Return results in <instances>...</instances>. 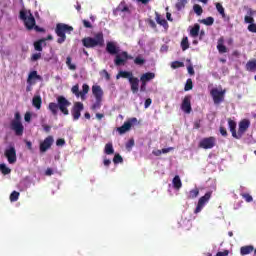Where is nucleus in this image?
<instances>
[{
	"label": "nucleus",
	"instance_id": "21",
	"mask_svg": "<svg viewBox=\"0 0 256 256\" xmlns=\"http://www.w3.org/2000/svg\"><path fill=\"white\" fill-rule=\"evenodd\" d=\"M225 38L220 37L217 42V50L219 53H227V46H225Z\"/></svg>",
	"mask_w": 256,
	"mask_h": 256
},
{
	"label": "nucleus",
	"instance_id": "49",
	"mask_svg": "<svg viewBox=\"0 0 256 256\" xmlns=\"http://www.w3.org/2000/svg\"><path fill=\"white\" fill-rule=\"evenodd\" d=\"M12 122L21 123V114L19 112H16L14 115V119Z\"/></svg>",
	"mask_w": 256,
	"mask_h": 256
},
{
	"label": "nucleus",
	"instance_id": "56",
	"mask_svg": "<svg viewBox=\"0 0 256 256\" xmlns=\"http://www.w3.org/2000/svg\"><path fill=\"white\" fill-rule=\"evenodd\" d=\"M56 145H57V147H63V145H65V139L59 138V139L56 141Z\"/></svg>",
	"mask_w": 256,
	"mask_h": 256
},
{
	"label": "nucleus",
	"instance_id": "51",
	"mask_svg": "<svg viewBox=\"0 0 256 256\" xmlns=\"http://www.w3.org/2000/svg\"><path fill=\"white\" fill-rule=\"evenodd\" d=\"M244 21H245V23H250V25L255 23V19L253 17H251V16H245L244 17Z\"/></svg>",
	"mask_w": 256,
	"mask_h": 256
},
{
	"label": "nucleus",
	"instance_id": "40",
	"mask_svg": "<svg viewBox=\"0 0 256 256\" xmlns=\"http://www.w3.org/2000/svg\"><path fill=\"white\" fill-rule=\"evenodd\" d=\"M19 195H20L19 192L13 191V192L10 194V201H11L12 203H15V201H18V200H19Z\"/></svg>",
	"mask_w": 256,
	"mask_h": 256
},
{
	"label": "nucleus",
	"instance_id": "24",
	"mask_svg": "<svg viewBox=\"0 0 256 256\" xmlns=\"http://www.w3.org/2000/svg\"><path fill=\"white\" fill-rule=\"evenodd\" d=\"M246 71L251 73L256 71V59L249 60L245 65Z\"/></svg>",
	"mask_w": 256,
	"mask_h": 256
},
{
	"label": "nucleus",
	"instance_id": "9",
	"mask_svg": "<svg viewBox=\"0 0 256 256\" xmlns=\"http://www.w3.org/2000/svg\"><path fill=\"white\" fill-rule=\"evenodd\" d=\"M215 145H217V138H215L214 136L203 138L199 142V147L201 149H213Z\"/></svg>",
	"mask_w": 256,
	"mask_h": 256
},
{
	"label": "nucleus",
	"instance_id": "10",
	"mask_svg": "<svg viewBox=\"0 0 256 256\" xmlns=\"http://www.w3.org/2000/svg\"><path fill=\"white\" fill-rule=\"evenodd\" d=\"M135 124H137V118L133 117L128 119L122 126L117 128L119 135H125L127 131H131V127Z\"/></svg>",
	"mask_w": 256,
	"mask_h": 256
},
{
	"label": "nucleus",
	"instance_id": "41",
	"mask_svg": "<svg viewBox=\"0 0 256 256\" xmlns=\"http://www.w3.org/2000/svg\"><path fill=\"white\" fill-rule=\"evenodd\" d=\"M191 89H193V80H191V78H189L186 81L184 91H191Z\"/></svg>",
	"mask_w": 256,
	"mask_h": 256
},
{
	"label": "nucleus",
	"instance_id": "45",
	"mask_svg": "<svg viewBox=\"0 0 256 256\" xmlns=\"http://www.w3.org/2000/svg\"><path fill=\"white\" fill-rule=\"evenodd\" d=\"M172 69H179V67H185V64L183 62L174 61L171 63Z\"/></svg>",
	"mask_w": 256,
	"mask_h": 256
},
{
	"label": "nucleus",
	"instance_id": "17",
	"mask_svg": "<svg viewBox=\"0 0 256 256\" xmlns=\"http://www.w3.org/2000/svg\"><path fill=\"white\" fill-rule=\"evenodd\" d=\"M251 122L248 119H244L239 123L238 135L240 139L243 137V134L249 129Z\"/></svg>",
	"mask_w": 256,
	"mask_h": 256
},
{
	"label": "nucleus",
	"instance_id": "59",
	"mask_svg": "<svg viewBox=\"0 0 256 256\" xmlns=\"http://www.w3.org/2000/svg\"><path fill=\"white\" fill-rule=\"evenodd\" d=\"M174 149L175 148H173V147L163 148L162 153L163 154L171 153V151H173Z\"/></svg>",
	"mask_w": 256,
	"mask_h": 256
},
{
	"label": "nucleus",
	"instance_id": "63",
	"mask_svg": "<svg viewBox=\"0 0 256 256\" xmlns=\"http://www.w3.org/2000/svg\"><path fill=\"white\" fill-rule=\"evenodd\" d=\"M42 127L46 133H49L51 131V126H49V125L44 124V125H42Z\"/></svg>",
	"mask_w": 256,
	"mask_h": 256
},
{
	"label": "nucleus",
	"instance_id": "2",
	"mask_svg": "<svg viewBox=\"0 0 256 256\" xmlns=\"http://www.w3.org/2000/svg\"><path fill=\"white\" fill-rule=\"evenodd\" d=\"M19 19L23 21L28 31H32V29H35L37 33H45V28H41L37 26V22L35 21V16H33V13H31V10L29 11L25 9L20 10Z\"/></svg>",
	"mask_w": 256,
	"mask_h": 256
},
{
	"label": "nucleus",
	"instance_id": "28",
	"mask_svg": "<svg viewBox=\"0 0 256 256\" xmlns=\"http://www.w3.org/2000/svg\"><path fill=\"white\" fill-rule=\"evenodd\" d=\"M199 31H201V26L199 24H194V26L190 30V35L193 38L199 37Z\"/></svg>",
	"mask_w": 256,
	"mask_h": 256
},
{
	"label": "nucleus",
	"instance_id": "50",
	"mask_svg": "<svg viewBox=\"0 0 256 256\" xmlns=\"http://www.w3.org/2000/svg\"><path fill=\"white\" fill-rule=\"evenodd\" d=\"M140 91L141 93H145L147 91V82L140 81Z\"/></svg>",
	"mask_w": 256,
	"mask_h": 256
},
{
	"label": "nucleus",
	"instance_id": "42",
	"mask_svg": "<svg viewBox=\"0 0 256 256\" xmlns=\"http://www.w3.org/2000/svg\"><path fill=\"white\" fill-rule=\"evenodd\" d=\"M216 9L222 17H225V8H223V5L221 3H216Z\"/></svg>",
	"mask_w": 256,
	"mask_h": 256
},
{
	"label": "nucleus",
	"instance_id": "43",
	"mask_svg": "<svg viewBox=\"0 0 256 256\" xmlns=\"http://www.w3.org/2000/svg\"><path fill=\"white\" fill-rule=\"evenodd\" d=\"M113 163L115 165H119V163H123V157L120 154H115L113 158Z\"/></svg>",
	"mask_w": 256,
	"mask_h": 256
},
{
	"label": "nucleus",
	"instance_id": "38",
	"mask_svg": "<svg viewBox=\"0 0 256 256\" xmlns=\"http://www.w3.org/2000/svg\"><path fill=\"white\" fill-rule=\"evenodd\" d=\"M201 23H203V25L211 26L213 25V23H215V19L210 16V17H207L206 19L201 20Z\"/></svg>",
	"mask_w": 256,
	"mask_h": 256
},
{
	"label": "nucleus",
	"instance_id": "44",
	"mask_svg": "<svg viewBox=\"0 0 256 256\" xmlns=\"http://www.w3.org/2000/svg\"><path fill=\"white\" fill-rule=\"evenodd\" d=\"M72 93L76 95V97H81V91H79V85L76 84L71 89Z\"/></svg>",
	"mask_w": 256,
	"mask_h": 256
},
{
	"label": "nucleus",
	"instance_id": "3",
	"mask_svg": "<svg viewBox=\"0 0 256 256\" xmlns=\"http://www.w3.org/2000/svg\"><path fill=\"white\" fill-rule=\"evenodd\" d=\"M69 107H71V102H69V100L64 96H58L57 103L50 102L48 105L49 111H51L54 116H57V111L59 110L63 115H69Z\"/></svg>",
	"mask_w": 256,
	"mask_h": 256
},
{
	"label": "nucleus",
	"instance_id": "13",
	"mask_svg": "<svg viewBox=\"0 0 256 256\" xmlns=\"http://www.w3.org/2000/svg\"><path fill=\"white\" fill-rule=\"evenodd\" d=\"M54 139L53 136H48L44 139V141L42 143H40V153H47V151H49V149H51V146L54 143Z\"/></svg>",
	"mask_w": 256,
	"mask_h": 256
},
{
	"label": "nucleus",
	"instance_id": "36",
	"mask_svg": "<svg viewBox=\"0 0 256 256\" xmlns=\"http://www.w3.org/2000/svg\"><path fill=\"white\" fill-rule=\"evenodd\" d=\"M66 65L68 67V69H70V71H75V69H77V66L73 63H71V56H68L66 58Z\"/></svg>",
	"mask_w": 256,
	"mask_h": 256
},
{
	"label": "nucleus",
	"instance_id": "46",
	"mask_svg": "<svg viewBox=\"0 0 256 256\" xmlns=\"http://www.w3.org/2000/svg\"><path fill=\"white\" fill-rule=\"evenodd\" d=\"M241 197L244 198L246 203H251L253 201V196H251L249 193H243L241 194Z\"/></svg>",
	"mask_w": 256,
	"mask_h": 256
},
{
	"label": "nucleus",
	"instance_id": "35",
	"mask_svg": "<svg viewBox=\"0 0 256 256\" xmlns=\"http://www.w3.org/2000/svg\"><path fill=\"white\" fill-rule=\"evenodd\" d=\"M0 171L2 175H9L11 173V169L7 167V164H0Z\"/></svg>",
	"mask_w": 256,
	"mask_h": 256
},
{
	"label": "nucleus",
	"instance_id": "29",
	"mask_svg": "<svg viewBox=\"0 0 256 256\" xmlns=\"http://www.w3.org/2000/svg\"><path fill=\"white\" fill-rule=\"evenodd\" d=\"M104 153L106 155H113V153H115V149H113V143H107L105 145Z\"/></svg>",
	"mask_w": 256,
	"mask_h": 256
},
{
	"label": "nucleus",
	"instance_id": "61",
	"mask_svg": "<svg viewBox=\"0 0 256 256\" xmlns=\"http://www.w3.org/2000/svg\"><path fill=\"white\" fill-rule=\"evenodd\" d=\"M45 175L47 177H51V175H53V169L47 168L46 171H45Z\"/></svg>",
	"mask_w": 256,
	"mask_h": 256
},
{
	"label": "nucleus",
	"instance_id": "62",
	"mask_svg": "<svg viewBox=\"0 0 256 256\" xmlns=\"http://www.w3.org/2000/svg\"><path fill=\"white\" fill-rule=\"evenodd\" d=\"M26 147L29 151H33V143L31 141H26Z\"/></svg>",
	"mask_w": 256,
	"mask_h": 256
},
{
	"label": "nucleus",
	"instance_id": "54",
	"mask_svg": "<svg viewBox=\"0 0 256 256\" xmlns=\"http://www.w3.org/2000/svg\"><path fill=\"white\" fill-rule=\"evenodd\" d=\"M153 103V100H151V98H147L145 100V103H144V107L145 109H149V107H151V104Z\"/></svg>",
	"mask_w": 256,
	"mask_h": 256
},
{
	"label": "nucleus",
	"instance_id": "52",
	"mask_svg": "<svg viewBox=\"0 0 256 256\" xmlns=\"http://www.w3.org/2000/svg\"><path fill=\"white\" fill-rule=\"evenodd\" d=\"M135 146V140L134 139H130L127 143H126V149H131Z\"/></svg>",
	"mask_w": 256,
	"mask_h": 256
},
{
	"label": "nucleus",
	"instance_id": "7",
	"mask_svg": "<svg viewBox=\"0 0 256 256\" xmlns=\"http://www.w3.org/2000/svg\"><path fill=\"white\" fill-rule=\"evenodd\" d=\"M210 95L214 101V105H220V103L225 101V90L219 91V89L213 88L210 91Z\"/></svg>",
	"mask_w": 256,
	"mask_h": 256
},
{
	"label": "nucleus",
	"instance_id": "32",
	"mask_svg": "<svg viewBox=\"0 0 256 256\" xmlns=\"http://www.w3.org/2000/svg\"><path fill=\"white\" fill-rule=\"evenodd\" d=\"M89 93V85L83 84L82 85V91H80V97L82 101H85V96Z\"/></svg>",
	"mask_w": 256,
	"mask_h": 256
},
{
	"label": "nucleus",
	"instance_id": "5",
	"mask_svg": "<svg viewBox=\"0 0 256 256\" xmlns=\"http://www.w3.org/2000/svg\"><path fill=\"white\" fill-rule=\"evenodd\" d=\"M116 79H128L132 93H139V78L133 76V72L119 71Z\"/></svg>",
	"mask_w": 256,
	"mask_h": 256
},
{
	"label": "nucleus",
	"instance_id": "37",
	"mask_svg": "<svg viewBox=\"0 0 256 256\" xmlns=\"http://www.w3.org/2000/svg\"><path fill=\"white\" fill-rule=\"evenodd\" d=\"M193 11H194V13H196V15H198V16L203 15V8H202L201 5H199V4H195V5L193 6Z\"/></svg>",
	"mask_w": 256,
	"mask_h": 256
},
{
	"label": "nucleus",
	"instance_id": "34",
	"mask_svg": "<svg viewBox=\"0 0 256 256\" xmlns=\"http://www.w3.org/2000/svg\"><path fill=\"white\" fill-rule=\"evenodd\" d=\"M181 49L182 51H187L189 49V38L184 37L181 41Z\"/></svg>",
	"mask_w": 256,
	"mask_h": 256
},
{
	"label": "nucleus",
	"instance_id": "58",
	"mask_svg": "<svg viewBox=\"0 0 256 256\" xmlns=\"http://www.w3.org/2000/svg\"><path fill=\"white\" fill-rule=\"evenodd\" d=\"M148 25H149L152 29H157V24H155V21H153V19H149V20H148Z\"/></svg>",
	"mask_w": 256,
	"mask_h": 256
},
{
	"label": "nucleus",
	"instance_id": "18",
	"mask_svg": "<svg viewBox=\"0 0 256 256\" xmlns=\"http://www.w3.org/2000/svg\"><path fill=\"white\" fill-rule=\"evenodd\" d=\"M41 75L37 74L36 70H33L29 73L28 78H27V84L28 85H35V80L41 81Z\"/></svg>",
	"mask_w": 256,
	"mask_h": 256
},
{
	"label": "nucleus",
	"instance_id": "15",
	"mask_svg": "<svg viewBox=\"0 0 256 256\" xmlns=\"http://www.w3.org/2000/svg\"><path fill=\"white\" fill-rule=\"evenodd\" d=\"M181 109L184 113H191V111L193 110L191 108V96L187 95L184 97L182 104H181Z\"/></svg>",
	"mask_w": 256,
	"mask_h": 256
},
{
	"label": "nucleus",
	"instance_id": "6",
	"mask_svg": "<svg viewBox=\"0 0 256 256\" xmlns=\"http://www.w3.org/2000/svg\"><path fill=\"white\" fill-rule=\"evenodd\" d=\"M71 31H73L72 26L63 23H58L55 28V33L58 37L57 43H59V45L65 43V41L67 40V35H65V33H71Z\"/></svg>",
	"mask_w": 256,
	"mask_h": 256
},
{
	"label": "nucleus",
	"instance_id": "33",
	"mask_svg": "<svg viewBox=\"0 0 256 256\" xmlns=\"http://www.w3.org/2000/svg\"><path fill=\"white\" fill-rule=\"evenodd\" d=\"M185 5H187V0H177L175 7L177 11H182V9H185Z\"/></svg>",
	"mask_w": 256,
	"mask_h": 256
},
{
	"label": "nucleus",
	"instance_id": "8",
	"mask_svg": "<svg viewBox=\"0 0 256 256\" xmlns=\"http://www.w3.org/2000/svg\"><path fill=\"white\" fill-rule=\"evenodd\" d=\"M212 195L213 192L209 191L206 192L204 196L200 197L194 213H201V211H203V207H205V205L209 203Z\"/></svg>",
	"mask_w": 256,
	"mask_h": 256
},
{
	"label": "nucleus",
	"instance_id": "48",
	"mask_svg": "<svg viewBox=\"0 0 256 256\" xmlns=\"http://www.w3.org/2000/svg\"><path fill=\"white\" fill-rule=\"evenodd\" d=\"M82 23L86 29H93V25L91 24V22H89V20H82Z\"/></svg>",
	"mask_w": 256,
	"mask_h": 256
},
{
	"label": "nucleus",
	"instance_id": "30",
	"mask_svg": "<svg viewBox=\"0 0 256 256\" xmlns=\"http://www.w3.org/2000/svg\"><path fill=\"white\" fill-rule=\"evenodd\" d=\"M196 197H199V188L190 190L187 199H196Z\"/></svg>",
	"mask_w": 256,
	"mask_h": 256
},
{
	"label": "nucleus",
	"instance_id": "22",
	"mask_svg": "<svg viewBox=\"0 0 256 256\" xmlns=\"http://www.w3.org/2000/svg\"><path fill=\"white\" fill-rule=\"evenodd\" d=\"M154 78H155V73L146 72L140 76V81H143L144 83H149V81H153Z\"/></svg>",
	"mask_w": 256,
	"mask_h": 256
},
{
	"label": "nucleus",
	"instance_id": "26",
	"mask_svg": "<svg viewBox=\"0 0 256 256\" xmlns=\"http://www.w3.org/2000/svg\"><path fill=\"white\" fill-rule=\"evenodd\" d=\"M32 105L38 110L41 109V105H43V100L41 99V96H34L32 99Z\"/></svg>",
	"mask_w": 256,
	"mask_h": 256
},
{
	"label": "nucleus",
	"instance_id": "27",
	"mask_svg": "<svg viewBox=\"0 0 256 256\" xmlns=\"http://www.w3.org/2000/svg\"><path fill=\"white\" fill-rule=\"evenodd\" d=\"M156 23L164 27V29H167L169 27V23H167V20H165L164 18H161V15H159V13L157 12H156Z\"/></svg>",
	"mask_w": 256,
	"mask_h": 256
},
{
	"label": "nucleus",
	"instance_id": "53",
	"mask_svg": "<svg viewBox=\"0 0 256 256\" xmlns=\"http://www.w3.org/2000/svg\"><path fill=\"white\" fill-rule=\"evenodd\" d=\"M248 31H250V33H256V24H255V22L248 25Z\"/></svg>",
	"mask_w": 256,
	"mask_h": 256
},
{
	"label": "nucleus",
	"instance_id": "57",
	"mask_svg": "<svg viewBox=\"0 0 256 256\" xmlns=\"http://www.w3.org/2000/svg\"><path fill=\"white\" fill-rule=\"evenodd\" d=\"M220 134L222 137H227V129L223 126H220Z\"/></svg>",
	"mask_w": 256,
	"mask_h": 256
},
{
	"label": "nucleus",
	"instance_id": "23",
	"mask_svg": "<svg viewBox=\"0 0 256 256\" xmlns=\"http://www.w3.org/2000/svg\"><path fill=\"white\" fill-rule=\"evenodd\" d=\"M253 251H255V247H253L252 245L242 246L240 248V255L242 256L249 255L253 253Z\"/></svg>",
	"mask_w": 256,
	"mask_h": 256
},
{
	"label": "nucleus",
	"instance_id": "1",
	"mask_svg": "<svg viewBox=\"0 0 256 256\" xmlns=\"http://www.w3.org/2000/svg\"><path fill=\"white\" fill-rule=\"evenodd\" d=\"M106 51L109 55H116L114 59V65L116 67H121V65H126L127 61L133 59L131 55L127 51H122L119 53L120 49L115 42H107Z\"/></svg>",
	"mask_w": 256,
	"mask_h": 256
},
{
	"label": "nucleus",
	"instance_id": "64",
	"mask_svg": "<svg viewBox=\"0 0 256 256\" xmlns=\"http://www.w3.org/2000/svg\"><path fill=\"white\" fill-rule=\"evenodd\" d=\"M103 163H104V166H105V167H109V165H111V160L105 158L104 161H103Z\"/></svg>",
	"mask_w": 256,
	"mask_h": 256
},
{
	"label": "nucleus",
	"instance_id": "14",
	"mask_svg": "<svg viewBox=\"0 0 256 256\" xmlns=\"http://www.w3.org/2000/svg\"><path fill=\"white\" fill-rule=\"evenodd\" d=\"M10 129L14 131L17 137H21L25 131V127L22 122H11Z\"/></svg>",
	"mask_w": 256,
	"mask_h": 256
},
{
	"label": "nucleus",
	"instance_id": "55",
	"mask_svg": "<svg viewBox=\"0 0 256 256\" xmlns=\"http://www.w3.org/2000/svg\"><path fill=\"white\" fill-rule=\"evenodd\" d=\"M41 59V53H35L31 56V61H39Z\"/></svg>",
	"mask_w": 256,
	"mask_h": 256
},
{
	"label": "nucleus",
	"instance_id": "12",
	"mask_svg": "<svg viewBox=\"0 0 256 256\" xmlns=\"http://www.w3.org/2000/svg\"><path fill=\"white\" fill-rule=\"evenodd\" d=\"M4 155L10 165L17 163V150H15V147L11 146L10 148L6 149Z\"/></svg>",
	"mask_w": 256,
	"mask_h": 256
},
{
	"label": "nucleus",
	"instance_id": "16",
	"mask_svg": "<svg viewBox=\"0 0 256 256\" xmlns=\"http://www.w3.org/2000/svg\"><path fill=\"white\" fill-rule=\"evenodd\" d=\"M228 125L230 132L232 133V137H234V139H241V135H239V132L237 133V122L229 118Z\"/></svg>",
	"mask_w": 256,
	"mask_h": 256
},
{
	"label": "nucleus",
	"instance_id": "60",
	"mask_svg": "<svg viewBox=\"0 0 256 256\" xmlns=\"http://www.w3.org/2000/svg\"><path fill=\"white\" fill-rule=\"evenodd\" d=\"M24 119L26 123H29L31 121V113L27 112L24 116Z\"/></svg>",
	"mask_w": 256,
	"mask_h": 256
},
{
	"label": "nucleus",
	"instance_id": "39",
	"mask_svg": "<svg viewBox=\"0 0 256 256\" xmlns=\"http://www.w3.org/2000/svg\"><path fill=\"white\" fill-rule=\"evenodd\" d=\"M134 63L136 65H139L140 67L143 66L144 63H146V60L145 58H143L142 56H137L135 59H134Z\"/></svg>",
	"mask_w": 256,
	"mask_h": 256
},
{
	"label": "nucleus",
	"instance_id": "4",
	"mask_svg": "<svg viewBox=\"0 0 256 256\" xmlns=\"http://www.w3.org/2000/svg\"><path fill=\"white\" fill-rule=\"evenodd\" d=\"M83 47L86 49H95V47H104L105 46V37L103 32H98L94 37H85L82 39Z\"/></svg>",
	"mask_w": 256,
	"mask_h": 256
},
{
	"label": "nucleus",
	"instance_id": "47",
	"mask_svg": "<svg viewBox=\"0 0 256 256\" xmlns=\"http://www.w3.org/2000/svg\"><path fill=\"white\" fill-rule=\"evenodd\" d=\"M103 100H96L92 105V111H97V109H101V103Z\"/></svg>",
	"mask_w": 256,
	"mask_h": 256
},
{
	"label": "nucleus",
	"instance_id": "20",
	"mask_svg": "<svg viewBox=\"0 0 256 256\" xmlns=\"http://www.w3.org/2000/svg\"><path fill=\"white\" fill-rule=\"evenodd\" d=\"M114 13H131V10H129V6H127L125 2H121L115 9Z\"/></svg>",
	"mask_w": 256,
	"mask_h": 256
},
{
	"label": "nucleus",
	"instance_id": "25",
	"mask_svg": "<svg viewBox=\"0 0 256 256\" xmlns=\"http://www.w3.org/2000/svg\"><path fill=\"white\" fill-rule=\"evenodd\" d=\"M172 185H173L174 189H176L177 191H179V189H181L183 187V183L181 182V178L179 177V175H176L173 178Z\"/></svg>",
	"mask_w": 256,
	"mask_h": 256
},
{
	"label": "nucleus",
	"instance_id": "31",
	"mask_svg": "<svg viewBox=\"0 0 256 256\" xmlns=\"http://www.w3.org/2000/svg\"><path fill=\"white\" fill-rule=\"evenodd\" d=\"M43 43H45V39H40L36 42H34V49L35 51H43Z\"/></svg>",
	"mask_w": 256,
	"mask_h": 256
},
{
	"label": "nucleus",
	"instance_id": "19",
	"mask_svg": "<svg viewBox=\"0 0 256 256\" xmlns=\"http://www.w3.org/2000/svg\"><path fill=\"white\" fill-rule=\"evenodd\" d=\"M92 93H93L96 100L103 101V89H101V86L93 85L92 86Z\"/></svg>",
	"mask_w": 256,
	"mask_h": 256
},
{
	"label": "nucleus",
	"instance_id": "11",
	"mask_svg": "<svg viewBox=\"0 0 256 256\" xmlns=\"http://www.w3.org/2000/svg\"><path fill=\"white\" fill-rule=\"evenodd\" d=\"M85 109L83 102H75L74 106L72 107L71 113L74 121H79L81 117V111Z\"/></svg>",
	"mask_w": 256,
	"mask_h": 256
}]
</instances>
